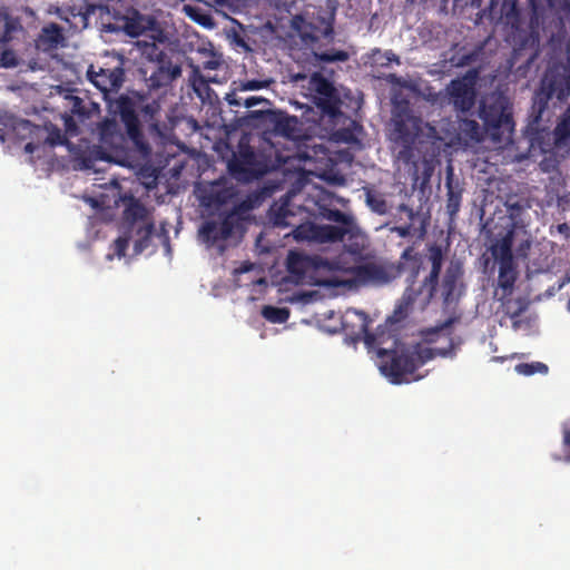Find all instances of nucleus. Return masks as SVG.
Here are the masks:
<instances>
[{"label":"nucleus","mask_w":570,"mask_h":570,"mask_svg":"<svg viewBox=\"0 0 570 570\" xmlns=\"http://www.w3.org/2000/svg\"><path fill=\"white\" fill-rule=\"evenodd\" d=\"M316 230H317L316 224H313V223L301 224V225L296 226L295 229L293 230V237L298 242H301V240H314L315 242L316 235H314V234H316Z\"/></svg>","instance_id":"nucleus-29"},{"label":"nucleus","mask_w":570,"mask_h":570,"mask_svg":"<svg viewBox=\"0 0 570 570\" xmlns=\"http://www.w3.org/2000/svg\"><path fill=\"white\" fill-rule=\"evenodd\" d=\"M122 0H106L107 3L102 4L100 3L101 6H109L110 8H115L117 11L124 13L126 10L128 9H134L131 6H127L122 9H119L117 6L119 2H121Z\"/></svg>","instance_id":"nucleus-48"},{"label":"nucleus","mask_w":570,"mask_h":570,"mask_svg":"<svg viewBox=\"0 0 570 570\" xmlns=\"http://www.w3.org/2000/svg\"><path fill=\"white\" fill-rule=\"evenodd\" d=\"M262 101H266V100L263 99V98H258V97H249V98L246 99L245 106L250 108V107H253V106H255V105H257L258 102H262Z\"/></svg>","instance_id":"nucleus-50"},{"label":"nucleus","mask_w":570,"mask_h":570,"mask_svg":"<svg viewBox=\"0 0 570 570\" xmlns=\"http://www.w3.org/2000/svg\"><path fill=\"white\" fill-rule=\"evenodd\" d=\"M494 3H495V0H491V2H490V11H491L490 14H491L492 18H493V7H494Z\"/></svg>","instance_id":"nucleus-58"},{"label":"nucleus","mask_w":570,"mask_h":570,"mask_svg":"<svg viewBox=\"0 0 570 570\" xmlns=\"http://www.w3.org/2000/svg\"><path fill=\"white\" fill-rule=\"evenodd\" d=\"M365 202L371 210L379 215H385L389 210L384 196L376 190L365 189Z\"/></svg>","instance_id":"nucleus-27"},{"label":"nucleus","mask_w":570,"mask_h":570,"mask_svg":"<svg viewBox=\"0 0 570 570\" xmlns=\"http://www.w3.org/2000/svg\"><path fill=\"white\" fill-rule=\"evenodd\" d=\"M321 215L327 220L343 225V227L352 223V218L340 209L322 208Z\"/></svg>","instance_id":"nucleus-33"},{"label":"nucleus","mask_w":570,"mask_h":570,"mask_svg":"<svg viewBox=\"0 0 570 570\" xmlns=\"http://www.w3.org/2000/svg\"><path fill=\"white\" fill-rule=\"evenodd\" d=\"M63 100L66 111L62 115V119L66 132L76 136L79 134V129L75 118L80 122H85L92 114L99 111V105L80 98L73 94V90H66Z\"/></svg>","instance_id":"nucleus-10"},{"label":"nucleus","mask_w":570,"mask_h":570,"mask_svg":"<svg viewBox=\"0 0 570 570\" xmlns=\"http://www.w3.org/2000/svg\"><path fill=\"white\" fill-rule=\"evenodd\" d=\"M412 224H406L403 226H395L392 228V232H395L401 237H407L412 235Z\"/></svg>","instance_id":"nucleus-46"},{"label":"nucleus","mask_w":570,"mask_h":570,"mask_svg":"<svg viewBox=\"0 0 570 570\" xmlns=\"http://www.w3.org/2000/svg\"><path fill=\"white\" fill-rule=\"evenodd\" d=\"M83 166H85L86 168H91V166H92V165L90 164V160H89V159L85 158V159H83Z\"/></svg>","instance_id":"nucleus-57"},{"label":"nucleus","mask_w":570,"mask_h":570,"mask_svg":"<svg viewBox=\"0 0 570 570\" xmlns=\"http://www.w3.org/2000/svg\"><path fill=\"white\" fill-rule=\"evenodd\" d=\"M523 311H524L523 307H519L517 311L510 313V317L511 318H517V317H519L522 314Z\"/></svg>","instance_id":"nucleus-55"},{"label":"nucleus","mask_w":570,"mask_h":570,"mask_svg":"<svg viewBox=\"0 0 570 570\" xmlns=\"http://www.w3.org/2000/svg\"><path fill=\"white\" fill-rule=\"evenodd\" d=\"M57 17L69 24L72 31H81L96 19L97 28L106 33H125L131 38L141 36L147 30V20L136 9H128L124 13L109 6H101L81 0L72 6L57 8Z\"/></svg>","instance_id":"nucleus-2"},{"label":"nucleus","mask_w":570,"mask_h":570,"mask_svg":"<svg viewBox=\"0 0 570 570\" xmlns=\"http://www.w3.org/2000/svg\"><path fill=\"white\" fill-rule=\"evenodd\" d=\"M440 273H441V269L431 268V272H430L429 276L426 277L425 283L430 284L432 287H435L439 283Z\"/></svg>","instance_id":"nucleus-47"},{"label":"nucleus","mask_w":570,"mask_h":570,"mask_svg":"<svg viewBox=\"0 0 570 570\" xmlns=\"http://www.w3.org/2000/svg\"><path fill=\"white\" fill-rule=\"evenodd\" d=\"M401 259H403L406 263L411 262L413 268L419 267V254L414 250L412 246H409L403 250Z\"/></svg>","instance_id":"nucleus-42"},{"label":"nucleus","mask_w":570,"mask_h":570,"mask_svg":"<svg viewBox=\"0 0 570 570\" xmlns=\"http://www.w3.org/2000/svg\"><path fill=\"white\" fill-rule=\"evenodd\" d=\"M337 137L343 139L344 141H350L352 138V134L350 131H337Z\"/></svg>","instance_id":"nucleus-51"},{"label":"nucleus","mask_w":570,"mask_h":570,"mask_svg":"<svg viewBox=\"0 0 570 570\" xmlns=\"http://www.w3.org/2000/svg\"><path fill=\"white\" fill-rule=\"evenodd\" d=\"M124 219L131 225L135 235V254L142 253L150 243L155 225L148 219L147 208L138 199L130 197L124 210Z\"/></svg>","instance_id":"nucleus-8"},{"label":"nucleus","mask_w":570,"mask_h":570,"mask_svg":"<svg viewBox=\"0 0 570 570\" xmlns=\"http://www.w3.org/2000/svg\"><path fill=\"white\" fill-rule=\"evenodd\" d=\"M308 89L321 117L327 118L331 122L338 121L343 116L341 110L343 101L334 83L321 72H314L309 77Z\"/></svg>","instance_id":"nucleus-6"},{"label":"nucleus","mask_w":570,"mask_h":570,"mask_svg":"<svg viewBox=\"0 0 570 570\" xmlns=\"http://www.w3.org/2000/svg\"><path fill=\"white\" fill-rule=\"evenodd\" d=\"M303 258L298 253L289 252L287 257V268L291 273H298V265L302 263Z\"/></svg>","instance_id":"nucleus-43"},{"label":"nucleus","mask_w":570,"mask_h":570,"mask_svg":"<svg viewBox=\"0 0 570 570\" xmlns=\"http://www.w3.org/2000/svg\"><path fill=\"white\" fill-rule=\"evenodd\" d=\"M567 308H568V311L570 312V297H569V301H568Z\"/></svg>","instance_id":"nucleus-60"},{"label":"nucleus","mask_w":570,"mask_h":570,"mask_svg":"<svg viewBox=\"0 0 570 570\" xmlns=\"http://www.w3.org/2000/svg\"><path fill=\"white\" fill-rule=\"evenodd\" d=\"M99 142L101 150H98V158L104 160H115L122 156L126 150L127 138L132 142L129 136L120 130L116 119L106 118L98 124Z\"/></svg>","instance_id":"nucleus-9"},{"label":"nucleus","mask_w":570,"mask_h":570,"mask_svg":"<svg viewBox=\"0 0 570 570\" xmlns=\"http://www.w3.org/2000/svg\"><path fill=\"white\" fill-rule=\"evenodd\" d=\"M262 315L265 320L274 324L285 323L289 317V311L285 307H276L272 305H265L262 308Z\"/></svg>","instance_id":"nucleus-28"},{"label":"nucleus","mask_w":570,"mask_h":570,"mask_svg":"<svg viewBox=\"0 0 570 570\" xmlns=\"http://www.w3.org/2000/svg\"><path fill=\"white\" fill-rule=\"evenodd\" d=\"M317 60L322 61V62H344L346 60H348L350 56L346 51L344 50H338V49H330V50H325V51H322V52H316L315 53Z\"/></svg>","instance_id":"nucleus-30"},{"label":"nucleus","mask_w":570,"mask_h":570,"mask_svg":"<svg viewBox=\"0 0 570 570\" xmlns=\"http://www.w3.org/2000/svg\"><path fill=\"white\" fill-rule=\"evenodd\" d=\"M455 354V347L452 338H449L445 347H430L421 344L413 348L381 350L380 351V371L393 384L410 383L417 381L422 376H414L415 371L435 356L452 357Z\"/></svg>","instance_id":"nucleus-3"},{"label":"nucleus","mask_w":570,"mask_h":570,"mask_svg":"<svg viewBox=\"0 0 570 570\" xmlns=\"http://www.w3.org/2000/svg\"><path fill=\"white\" fill-rule=\"evenodd\" d=\"M242 207L243 205L235 206L230 212L225 214L219 222H205L199 229V234L204 240L214 245L219 240L228 239L236 229L242 227L239 217Z\"/></svg>","instance_id":"nucleus-11"},{"label":"nucleus","mask_w":570,"mask_h":570,"mask_svg":"<svg viewBox=\"0 0 570 570\" xmlns=\"http://www.w3.org/2000/svg\"><path fill=\"white\" fill-rule=\"evenodd\" d=\"M514 240L513 227L508 229L507 233L491 246V254L499 265L513 264L512 246Z\"/></svg>","instance_id":"nucleus-17"},{"label":"nucleus","mask_w":570,"mask_h":570,"mask_svg":"<svg viewBox=\"0 0 570 570\" xmlns=\"http://www.w3.org/2000/svg\"><path fill=\"white\" fill-rule=\"evenodd\" d=\"M46 142L49 146L55 147V146H59V145H65L67 142V139L60 129L53 128L52 130L49 131Z\"/></svg>","instance_id":"nucleus-41"},{"label":"nucleus","mask_w":570,"mask_h":570,"mask_svg":"<svg viewBox=\"0 0 570 570\" xmlns=\"http://www.w3.org/2000/svg\"><path fill=\"white\" fill-rule=\"evenodd\" d=\"M253 33H255L254 29L237 22V27L232 28L227 32V37L234 47L240 48L245 52H250L253 51L252 45L255 43L250 37Z\"/></svg>","instance_id":"nucleus-19"},{"label":"nucleus","mask_w":570,"mask_h":570,"mask_svg":"<svg viewBox=\"0 0 570 570\" xmlns=\"http://www.w3.org/2000/svg\"><path fill=\"white\" fill-rule=\"evenodd\" d=\"M462 275V272L460 267L450 266L444 275L443 283H442V295L444 297L445 302H452L455 297V292L458 287V283L460 281V277Z\"/></svg>","instance_id":"nucleus-22"},{"label":"nucleus","mask_w":570,"mask_h":570,"mask_svg":"<svg viewBox=\"0 0 570 570\" xmlns=\"http://www.w3.org/2000/svg\"><path fill=\"white\" fill-rule=\"evenodd\" d=\"M392 135L393 141L402 147L397 153V158L405 164L414 163L413 146L416 142L420 146V151H422L423 145L429 144L432 156L440 150L443 142V138L434 126L423 122L407 108L395 115Z\"/></svg>","instance_id":"nucleus-4"},{"label":"nucleus","mask_w":570,"mask_h":570,"mask_svg":"<svg viewBox=\"0 0 570 570\" xmlns=\"http://www.w3.org/2000/svg\"><path fill=\"white\" fill-rule=\"evenodd\" d=\"M541 92L546 100L567 99L570 95V70L563 66L549 68L541 81Z\"/></svg>","instance_id":"nucleus-13"},{"label":"nucleus","mask_w":570,"mask_h":570,"mask_svg":"<svg viewBox=\"0 0 570 570\" xmlns=\"http://www.w3.org/2000/svg\"><path fill=\"white\" fill-rule=\"evenodd\" d=\"M446 212L450 215V217H454L460 210L462 191L460 189L454 188L451 171L449 173L446 178Z\"/></svg>","instance_id":"nucleus-25"},{"label":"nucleus","mask_w":570,"mask_h":570,"mask_svg":"<svg viewBox=\"0 0 570 570\" xmlns=\"http://www.w3.org/2000/svg\"><path fill=\"white\" fill-rule=\"evenodd\" d=\"M478 70H469L462 78L453 79L448 91L453 106L456 110L466 112L470 111L476 99L475 80Z\"/></svg>","instance_id":"nucleus-12"},{"label":"nucleus","mask_w":570,"mask_h":570,"mask_svg":"<svg viewBox=\"0 0 570 570\" xmlns=\"http://www.w3.org/2000/svg\"><path fill=\"white\" fill-rule=\"evenodd\" d=\"M292 215L288 209V203H283L279 205L273 214V223L277 227H287L292 224L287 220V217Z\"/></svg>","instance_id":"nucleus-34"},{"label":"nucleus","mask_w":570,"mask_h":570,"mask_svg":"<svg viewBox=\"0 0 570 570\" xmlns=\"http://www.w3.org/2000/svg\"><path fill=\"white\" fill-rule=\"evenodd\" d=\"M295 124H296L295 117H283L276 121V129L281 134H283L287 137H291Z\"/></svg>","instance_id":"nucleus-38"},{"label":"nucleus","mask_w":570,"mask_h":570,"mask_svg":"<svg viewBox=\"0 0 570 570\" xmlns=\"http://www.w3.org/2000/svg\"><path fill=\"white\" fill-rule=\"evenodd\" d=\"M353 279L362 285H383L395 278L394 268L384 264L367 262L351 268Z\"/></svg>","instance_id":"nucleus-14"},{"label":"nucleus","mask_w":570,"mask_h":570,"mask_svg":"<svg viewBox=\"0 0 570 570\" xmlns=\"http://www.w3.org/2000/svg\"><path fill=\"white\" fill-rule=\"evenodd\" d=\"M483 0H471L470 6L472 8L479 9L482 6Z\"/></svg>","instance_id":"nucleus-56"},{"label":"nucleus","mask_w":570,"mask_h":570,"mask_svg":"<svg viewBox=\"0 0 570 570\" xmlns=\"http://www.w3.org/2000/svg\"><path fill=\"white\" fill-rule=\"evenodd\" d=\"M499 19L502 20L507 26L518 28L521 22L518 0H502Z\"/></svg>","instance_id":"nucleus-23"},{"label":"nucleus","mask_w":570,"mask_h":570,"mask_svg":"<svg viewBox=\"0 0 570 570\" xmlns=\"http://www.w3.org/2000/svg\"><path fill=\"white\" fill-rule=\"evenodd\" d=\"M563 445L570 448V429L563 431Z\"/></svg>","instance_id":"nucleus-52"},{"label":"nucleus","mask_w":570,"mask_h":570,"mask_svg":"<svg viewBox=\"0 0 570 570\" xmlns=\"http://www.w3.org/2000/svg\"><path fill=\"white\" fill-rule=\"evenodd\" d=\"M429 259L431 262L432 267L434 269H442L443 264V252L442 248L434 244L429 248Z\"/></svg>","instance_id":"nucleus-37"},{"label":"nucleus","mask_w":570,"mask_h":570,"mask_svg":"<svg viewBox=\"0 0 570 570\" xmlns=\"http://www.w3.org/2000/svg\"><path fill=\"white\" fill-rule=\"evenodd\" d=\"M566 114L570 115V105L568 106Z\"/></svg>","instance_id":"nucleus-59"},{"label":"nucleus","mask_w":570,"mask_h":570,"mask_svg":"<svg viewBox=\"0 0 570 570\" xmlns=\"http://www.w3.org/2000/svg\"><path fill=\"white\" fill-rule=\"evenodd\" d=\"M65 40L63 29L55 22L43 26L39 36V42L45 49H56L63 46Z\"/></svg>","instance_id":"nucleus-20"},{"label":"nucleus","mask_w":570,"mask_h":570,"mask_svg":"<svg viewBox=\"0 0 570 570\" xmlns=\"http://www.w3.org/2000/svg\"><path fill=\"white\" fill-rule=\"evenodd\" d=\"M517 278L518 271L515 263L499 265L498 286L502 291L500 301H503L504 298L512 295Z\"/></svg>","instance_id":"nucleus-18"},{"label":"nucleus","mask_w":570,"mask_h":570,"mask_svg":"<svg viewBox=\"0 0 570 570\" xmlns=\"http://www.w3.org/2000/svg\"><path fill=\"white\" fill-rule=\"evenodd\" d=\"M475 59H476L475 52H468V53H463V55H454L450 59V62L455 67H465V66L471 65L473 61H475Z\"/></svg>","instance_id":"nucleus-39"},{"label":"nucleus","mask_w":570,"mask_h":570,"mask_svg":"<svg viewBox=\"0 0 570 570\" xmlns=\"http://www.w3.org/2000/svg\"><path fill=\"white\" fill-rule=\"evenodd\" d=\"M400 210L406 213L410 220H413L416 216V213L411 207L404 204L400 206Z\"/></svg>","instance_id":"nucleus-49"},{"label":"nucleus","mask_w":570,"mask_h":570,"mask_svg":"<svg viewBox=\"0 0 570 570\" xmlns=\"http://www.w3.org/2000/svg\"><path fill=\"white\" fill-rule=\"evenodd\" d=\"M515 371L522 375H533L535 373L547 374L549 371L548 365L541 362H532V363H520L515 365Z\"/></svg>","instance_id":"nucleus-32"},{"label":"nucleus","mask_w":570,"mask_h":570,"mask_svg":"<svg viewBox=\"0 0 570 570\" xmlns=\"http://www.w3.org/2000/svg\"><path fill=\"white\" fill-rule=\"evenodd\" d=\"M128 245H129V238L128 237H118L115 242H114V250H115V254L118 256V257H122L126 255V250L128 248Z\"/></svg>","instance_id":"nucleus-44"},{"label":"nucleus","mask_w":570,"mask_h":570,"mask_svg":"<svg viewBox=\"0 0 570 570\" xmlns=\"http://www.w3.org/2000/svg\"><path fill=\"white\" fill-rule=\"evenodd\" d=\"M460 130L471 140L476 142H481L488 136V130H485V126H480L476 120L473 119H463L460 124Z\"/></svg>","instance_id":"nucleus-26"},{"label":"nucleus","mask_w":570,"mask_h":570,"mask_svg":"<svg viewBox=\"0 0 570 570\" xmlns=\"http://www.w3.org/2000/svg\"><path fill=\"white\" fill-rule=\"evenodd\" d=\"M148 81L150 88L158 89L169 86L174 80L170 78V76H166L164 71L157 68V70L150 75Z\"/></svg>","instance_id":"nucleus-36"},{"label":"nucleus","mask_w":570,"mask_h":570,"mask_svg":"<svg viewBox=\"0 0 570 570\" xmlns=\"http://www.w3.org/2000/svg\"><path fill=\"white\" fill-rule=\"evenodd\" d=\"M558 230L561 234H568L570 232V227L567 223H562V224L558 225Z\"/></svg>","instance_id":"nucleus-53"},{"label":"nucleus","mask_w":570,"mask_h":570,"mask_svg":"<svg viewBox=\"0 0 570 570\" xmlns=\"http://www.w3.org/2000/svg\"><path fill=\"white\" fill-rule=\"evenodd\" d=\"M234 196L232 188L222 187L214 184L212 188L202 197V204L206 207L219 208L227 204Z\"/></svg>","instance_id":"nucleus-21"},{"label":"nucleus","mask_w":570,"mask_h":570,"mask_svg":"<svg viewBox=\"0 0 570 570\" xmlns=\"http://www.w3.org/2000/svg\"><path fill=\"white\" fill-rule=\"evenodd\" d=\"M87 79L102 94L110 114L118 116L127 135L136 148L141 151L149 149L145 141L142 124L157 128L161 107L157 99L138 91H128L112 98L124 86L126 79L125 59L116 56L101 66L90 65L86 72Z\"/></svg>","instance_id":"nucleus-1"},{"label":"nucleus","mask_w":570,"mask_h":570,"mask_svg":"<svg viewBox=\"0 0 570 570\" xmlns=\"http://www.w3.org/2000/svg\"><path fill=\"white\" fill-rule=\"evenodd\" d=\"M228 170L236 180L250 183L267 174L269 166L262 154L249 145L239 144L238 153L228 161Z\"/></svg>","instance_id":"nucleus-7"},{"label":"nucleus","mask_w":570,"mask_h":570,"mask_svg":"<svg viewBox=\"0 0 570 570\" xmlns=\"http://www.w3.org/2000/svg\"><path fill=\"white\" fill-rule=\"evenodd\" d=\"M371 320L367 314L354 308H348L342 316V328L353 342L365 341Z\"/></svg>","instance_id":"nucleus-16"},{"label":"nucleus","mask_w":570,"mask_h":570,"mask_svg":"<svg viewBox=\"0 0 570 570\" xmlns=\"http://www.w3.org/2000/svg\"><path fill=\"white\" fill-rule=\"evenodd\" d=\"M158 69L164 71L166 76H170L173 80L177 79L181 75V67L178 63H174L170 59L161 58L159 60Z\"/></svg>","instance_id":"nucleus-35"},{"label":"nucleus","mask_w":570,"mask_h":570,"mask_svg":"<svg viewBox=\"0 0 570 570\" xmlns=\"http://www.w3.org/2000/svg\"><path fill=\"white\" fill-rule=\"evenodd\" d=\"M26 153L32 154L36 150V145L33 142H28L24 146Z\"/></svg>","instance_id":"nucleus-54"},{"label":"nucleus","mask_w":570,"mask_h":570,"mask_svg":"<svg viewBox=\"0 0 570 570\" xmlns=\"http://www.w3.org/2000/svg\"><path fill=\"white\" fill-rule=\"evenodd\" d=\"M347 233L346 227L334 226V225H317L315 242L327 243V242H340L344 238Z\"/></svg>","instance_id":"nucleus-24"},{"label":"nucleus","mask_w":570,"mask_h":570,"mask_svg":"<svg viewBox=\"0 0 570 570\" xmlns=\"http://www.w3.org/2000/svg\"><path fill=\"white\" fill-rule=\"evenodd\" d=\"M375 61L381 66H389L391 62H396L399 65L400 58L393 51L390 50L381 55L377 59H375Z\"/></svg>","instance_id":"nucleus-45"},{"label":"nucleus","mask_w":570,"mask_h":570,"mask_svg":"<svg viewBox=\"0 0 570 570\" xmlns=\"http://www.w3.org/2000/svg\"><path fill=\"white\" fill-rule=\"evenodd\" d=\"M553 135L557 144H562L570 138V115L564 112L562 119L556 126Z\"/></svg>","instance_id":"nucleus-31"},{"label":"nucleus","mask_w":570,"mask_h":570,"mask_svg":"<svg viewBox=\"0 0 570 570\" xmlns=\"http://www.w3.org/2000/svg\"><path fill=\"white\" fill-rule=\"evenodd\" d=\"M567 461H570V454L567 455Z\"/></svg>","instance_id":"nucleus-61"},{"label":"nucleus","mask_w":570,"mask_h":570,"mask_svg":"<svg viewBox=\"0 0 570 570\" xmlns=\"http://www.w3.org/2000/svg\"><path fill=\"white\" fill-rule=\"evenodd\" d=\"M364 343L370 348H376L377 356H380L381 350L395 348L399 343L396 322L393 318H387L384 324L376 327L374 333L367 331Z\"/></svg>","instance_id":"nucleus-15"},{"label":"nucleus","mask_w":570,"mask_h":570,"mask_svg":"<svg viewBox=\"0 0 570 570\" xmlns=\"http://www.w3.org/2000/svg\"><path fill=\"white\" fill-rule=\"evenodd\" d=\"M18 65V59L14 52L10 49H6L0 55V67L13 68Z\"/></svg>","instance_id":"nucleus-40"},{"label":"nucleus","mask_w":570,"mask_h":570,"mask_svg":"<svg viewBox=\"0 0 570 570\" xmlns=\"http://www.w3.org/2000/svg\"><path fill=\"white\" fill-rule=\"evenodd\" d=\"M479 117L493 142L511 138L514 130L512 104L502 92H491L481 100Z\"/></svg>","instance_id":"nucleus-5"}]
</instances>
